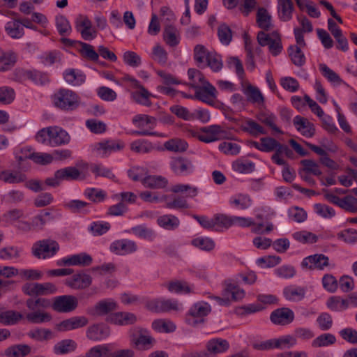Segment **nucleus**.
<instances>
[{
  "mask_svg": "<svg viewBox=\"0 0 357 357\" xmlns=\"http://www.w3.org/2000/svg\"><path fill=\"white\" fill-rule=\"evenodd\" d=\"M173 193L186 192L185 197L178 195H164L162 199L165 202V206L169 209H187L189 208V204L186 197H195L198 194V188L188 184H176L171 188Z\"/></svg>",
  "mask_w": 357,
  "mask_h": 357,
  "instance_id": "f257e3e1",
  "label": "nucleus"
},
{
  "mask_svg": "<svg viewBox=\"0 0 357 357\" xmlns=\"http://www.w3.org/2000/svg\"><path fill=\"white\" fill-rule=\"evenodd\" d=\"M26 305L31 311L26 315L27 321L30 323L42 324L52 319L51 314L44 311L51 306L50 299L43 297L29 298L26 301Z\"/></svg>",
  "mask_w": 357,
  "mask_h": 357,
  "instance_id": "f03ea898",
  "label": "nucleus"
},
{
  "mask_svg": "<svg viewBox=\"0 0 357 357\" xmlns=\"http://www.w3.org/2000/svg\"><path fill=\"white\" fill-rule=\"evenodd\" d=\"M55 107L64 111L76 109L80 105V98L74 91L67 89H60L52 96Z\"/></svg>",
  "mask_w": 357,
  "mask_h": 357,
  "instance_id": "7ed1b4c3",
  "label": "nucleus"
},
{
  "mask_svg": "<svg viewBox=\"0 0 357 357\" xmlns=\"http://www.w3.org/2000/svg\"><path fill=\"white\" fill-rule=\"evenodd\" d=\"M211 312V305L206 302H197L193 304L185 314L186 324L192 327L203 324L206 317Z\"/></svg>",
  "mask_w": 357,
  "mask_h": 357,
  "instance_id": "20e7f679",
  "label": "nucleus"
},
{
  "mask_svg": "<svg viewBox=\"0 0 357 357\" xmlns=\"http://www.w3.org/2000/svg\"><path fill=\"white\" fill-rule=\"evenodd\" d=\"M222 296H208V298L215 301L218 305L229 306L231 301H238L245 296V291L235 282H225L222 290Z\"/></svg>",
  "mask_w": 357,
  "mask_h": 357,
  "instance_id": "39448f33",
  "label": "nucleus"
},
{
  "mask_svg": "<svg viewBox=\"0 0 357 357\" xmlns=\"http://www.w3.org/2000/svg\"><path fill=\"white\" fill-rule=\"evenodd\" d=\"M59 243L52 239H43L35 242L31 247L32 255L38 259L54 257L59 250Z\"/></svg>",
  "mask_w": 357,
  "mask_h": 357,
  "instance_id": "423d86ee",
  "label": "nucleus"
},
{
  "mask_svg": "<svg viewBox=\"0 0 357 357\" xmlns=\"http://www.w3.org/2000/svg\"><path fill=\"white\" fill-rule=\"evenodd\" d=\"M206 350L192 352L187 357H215L228 350L229 344L227 340L213 338L206 342Z\"/></svg>",
  "mask_w": 357,
  "mask_h": 357,
  "instance_id": "0eeeda50",
  "label": "nucleus"
},
{
  "mask_svg": "<svg viewBox=\"0 0 357 357\" xmlns=\"http://www.w3.org/2000/svg\"><path fill=\"white\" fill-rule=\"evenodd\" d=\"M169 167L173 173L179 176H186L195 171V165L191 159L185 156L172 158Z\"/></svg>",
  "mask_w": 357,
  "mask_h": 357,
  "instance_id": "6e6552de",
  "label": "nucleus"
},
{
  "mask_svg": "<svg viewBox=\"0 0 357 357\" xmlns=\"http://www.w3.org/2000/svg\"><path fill=\"white\" fill-rule=\"evenodd\" d=\"M77 305V299L75 296L62 295L54 297L50 307L57 312L66 313L75 310Z\"/></svg>",
  "mask_w": 357,
  "mask_h": 357,
  "instance_id": "1a4fd4ad",
  "label": "nucleus"
},
{
  "mask_svg": "<svg viewBox=\"0 0 357 357\" xmlns=\"http://www.w3.org/2000/svg\"><path fill=\"white\" fill-rule=\"evenodd\" d=\"M301 267L308 270H324L326 268L335 267V264H331L329 258L324 254H314L305 257L301 262Z\"/></svg>",
  "mask_w": 357,
  "mask_h": 357,
  "instance_id": "9d476101",
  "label": "nucleus"
},
{
  "mask_svg": "<svg viewBox=\"0 0 357 357\" xmlns=\"http://www.w3.org/2000/svg\"><path fill=\"white\" fill-rule=\"evenodd\" d=\"M75 28L85 40H91L97 36V31L87 16L79 15L75 20Z\"/></svg>",
  "mask_w": 357,
  "mask_h": 357,
  "instance_id": "9b49d317",
  "label": "nucleus"
},
{
  "mask_svg": "<svg viewBox=\"0 0 357 357\" xmlns=\"http://www.w3.org/2000/svg\"><path fill=\"white\" fill-rule=\"evenodd\" d=\"M91 283V276L82 271L73 274L64 282L66 286L75 290L85 289L90 287Z\"/></svg>",
  "mask_w": 357,
  "mask_h": 357,
  "instance_id": "f8f14e48",
  "label": "nucleus"
},
{
  "mask_svg": "<svg viewBox=\"0 0 357 357\" xmlns=\"http://www.w3.org/2000/svg\"><path fill=\"white\" fill-rule=\"evenodd\" d=\"M194 97L200 101L207 103L210 105H213L216 98V89L209 82L195 89Z\"/></svg>",
  "mask_w": 357,
  "mask_h": 357,
  "instance_id": "ddd939ff",
  "label": "nucleus"
},
{
  "mask_svg": "<svg viewBox=\"0 0 357 357\" xmlns=\"http://www.w3.org/2000/svg\"><path fill=\"white\" fill-rule=\"evenodd\" d=\"M202 131L203 133L198 136V139L206 143L219 140L225 137L226 133L222 128L218 125L204 127L202 129Z\"/></svg>",
  "mask_w": 357,
  "mask_h": 357,
  "instance_id": "4468645a",
  "label": "nucleus"
},
{
  "mask_svg": "<svg viewBox=\"0 0 357 357\" xmlns=\"http://www.w3.org/2000/svg\"><path fill=\"white\" fill-rule=\"evenodd\" d=\"M117 309V303L112 299H104L98 302L87 313L91 316L106 315Z\"/></svg>",
  "mask_w": 357,
  "mask_h": 357,
  "instance_id": "2eb2a0df",
  "label": "nucleus"
},
{
  "mask_svg": "<svg viewBox=\"0 0 357 357\" xmlns=\"http://www.w3.org/2000/svg\"><path fill=\"white\" fill-rule=\"evenodd\" d=\"M89 323L88 319L84 316H75L65 319L56 325L58 331L64 332L86 326Z\"/></svg>",
  "mask_w": 357,
  "mask_h": 357,
  "instance_id": "dca6fc26",
  "label": "nucleus"
},
{
  "mask_svg": "<svg viewBox=\"0 0 357 357\" xmlns=\"http://www.w3.org/2000/svg\"><path fill=\"white\" fill-rule=\"evenodd\" d=\"M270 319L275 324L287 325L294 321V313L289 307L278 308L271 312Z\"/></svg>",
  "mask_w": 357,
  "mask_h": 357,
  "instance_id": "f3484780",
  "label": "nucleus"
},
{
  "mask_svg": "<svg viewBox=\"0 0 357 357\" xmlns=\"http://www.w3.org/2000/svg\"><path fill=\"white\" fill-rule=\"evenodd\" d=\"M110 334L109 328L104 324H95L87 328L86 337L92 341L98 342L107 337Z\"/></svg>",
  "mask_w": 357,
  "mask_h": 357,
  "instance_id": "a211bd4d",
  "label": "nucleus"
},
{
  "mask_svg": "<svg viewBox=\"0 0 357 357\" xmlns=\"http://www.w3.org/2000/svg\"><path fill=\"white\" fill-rule=\"evenodd\" d=\"M137 250V243L128 239L115 241L110 245V250L119 255H128L135 252Z\"/></svg>",
  "mask_w": 357,
  "mask_h": 357,
  "instance_id": "6ab92c4d",
  "label": "nucleus"
},
{
  "mask_svg": "<svg viewBox=\"0 0 357 357\" xmlns=\"http://www.w3.org/2000/svg\"><path fill=\"white\" fill-rule=\"evenodd\" d=\"M125 147V143L120 140H105L95 144V149L104 157L112 151H121Z\"/></svg>",
  "mask_w": 357,
  "mask_h": 357,
  "instance_id": "aec40b11",
  "label": "nucleus"
},
{
  "mask_svg": "<svg viewBox=\"0 0 357 357\" xmlns=\"http://www.w3.org/2000/svg\"><path fill=\"white\" fill-rule=\"evenodd\" d=\"M294 124L298 131L305 137L310 138L315 135V128L312 123L310 122L306 118L299 115L294 119Z\"/></svg>",
  "mask_w": 357,
  "mask_h": 357,
  "instance_id": "412c9836",
  "label": "nucleus"
},
{
  "mask_svg": "<svg viewBox=\"0 0 357 357\" xmlns=\"http://www.w3.org/2000/svg\"><path fill=\"white\" fill-rule=\"evenodd\" d=\"M51 139L50 145L52 146H59L66 145L70 142V136L63 128L58 126H52Z\"/></svg>",
  "mask_w": 357,
  "mask_h": 357,
  "instance_id": "4be33fe9",
  "label": "nucleus"
},
{
  "mask_svg": "<svg viewBox=\"0 0 357 357\" xmlns=\"http://www.w3.org/2000/svg\"><path fill=\"white\" fill-rule=\"evenodd\" d=\"M278 17L282 22H289L293 17L294 6L292 0H278Z\"/></svg>",
  "mask_w": 357,
  "mask_h": 357,
  "instance_id": "5701e85b",
  "label": "nucleus"
},
{
  "mask_svg": "<svg viewBox=\"0 0 357 357\" xmlns=\"http://www.w3.org/2000/svg\"><path fill=\"white\" fill-rule=\"evenodd\" d=\"M136 89V91H132L130 93V96L132 100L137 104L146 107H151L152 105L151 98L153 97V95L150 93L143 85Z\"/></svg>",
  "mask_w": 357,
  "mask_h": 357,
  "instance_id": "b1692460",
  "label": "nucleus"
},
{
  "mask_svg": "<svg viewBox=\"0 0 357 357\" xmlns=\"http://www.w3.org/2000/svg\"><path fill=\"white\" fill-rule=\"evenodd\" d=\"M107 321L116 325H128L135 323L137 317L130 312H116L111 314Z\"/></svg>",
  "mask_w": 357,
  "mask_h": 357,
  "instance_id": "393cba45",
  "label": "nucleus"
},
{
  "mask_svg": "<svg viewBox=\"0 0 357 357\" xmlns=\"http://www.w3.org/2000/svg\"><path fill=\"white\" fill-rule=\"evenodd\" d=\"M55 176L61 181H76L84 179L81 172L75 167H67L55 172Z\"/></svg>",
  "mask_w": 357,
  "mask_h": 357,
  "instance_id": "a878e982",
  "label": "nucleus"
},
{
  "mask_svg": "<svg viewBox=\"0 0 357 357\" xmlns=\"http://www.w3.org/2000/svg\"><path fill=\"white\" fill-rule=\"evenodd\" d=\"M306 289L305 287L289 285L284 288L283 295L284 298L290 301H300L305 298Z\"/></svg>",
  "mask_w": 357,
  "mask_h": 357,
  "instance_id": "bb28decb",
  "label": "nucleus"
},
{
  "mask_svg": "<svg viewBox=\"0 0 357 357\" xmlns=\"http://www.w3.org/2000/svg\"><path fill=\"white\" fill-rule=\"evenodd\" d=\"M144 187L151 189H161L168 184L167 179L162 176L149 175L141 180Z\"/></svg>",
  "mask_w": 357,
  "mask_h": 357,
  "instance_id": "cd10ccee",
  "label": "nucleus"
},
{
  "mask_svg": "<svg viewBox=\"0 0 357 357\" xmlns=\"http://www.w3.org/2000/svg\"><path fill=\"white\" fill-rule=\"evenodd\" d=\"M188 76L190 82H184L183 84L187 85L194 89L208 82L206 79L204 74L195 68H189L188 70Z\"/></svg>",
  "mask_w": 357,
  "mask_h": 357,
  "instance_id": "c85d7f7f",
  "label": "nucleus"
},
{
  "mask_svg": "<svg viewBox=\"0 0 357 357\" xmlns=\"http://www.w3.org/2000/svg\"><path fill=\"white\" fill-rule=\"evenodd\" d=\"M243 93L246 96L248 101L251 103L259 105L264 104L265 98L259 88L249 84L243 89Z\"/></svg>",
  "mask_w": 357,
  "mask_h": 357,
  "instance_id": "c756f323",
  "label": "nucleus"
},
{
  "mask_svg": "<svg viewBox=\"0 0 357 357\" xmlns=\"http://www.w3.org/2000/svg\"><path fill=\"white\" fill-rule=\"evenodd\" d=\"M5 30L7 34L13 38H20L24 34L21 20L20 19L15 18L8 21L5 26Z\"/></svg>",
  "mask_w": 357,
  "mask_h": 357,
  "instance_id": "7c9ffc66",
  "label": "nucleus"
},
{
  "mask_svg": "<svg viewBox=\"0 0 357 357\" xmlns=\"http://www.w3.org/2000/svg\"><path fill=\"white\" fill-rule=\"evenodd\" d=\"M163 39L169 46L176 47L180 43L179 31L174 26H167L164 29Z\"/></svg>",
  "mask_w": 357,
  "mask_h": 357,
  "instance_id": "2f4dec72",
  "label": "nucleus"
},
{
  "mask_svg": "<svg viewBox=\"0 0 357 357\" xmlns=\"http://www.w3.org/2000/svg\"><path fill=\"white\" fill-rule=\"evenodd\" d=\"M54 219L52 213L49 211H42L39 214L34 216L31 220V226L33 230H43L47 222Z\"/></svg>",
  "mask_w": 357,
  "mask_h": 357,
  "instance_id": "473e14b6",
  "label": "nucleus"
},
{
  "mask_svg": "<svg viewBox=\"0 0 357 357\" xmlns=\"http://www.w3.org/2000/svg\"><path fill=\"white\" fill-rule=\"evenodd\" d=\"M89 206H91L90 203L78 199L70 200L64 204V207L73 213H87L89 212L88 209Z\"/></svg>",
  "mask_w": 357,
  "mask_h": 357,
  "instance_id": "72a5a7b5",
  "label": "nucleus"
},
{
  "mask_svg": "<svg viewBox=\"0 0 357 357\" xmlns=\"http://www.w3.org/2000/svg\"><path fill=\"white\" fill-rule=\"evenodd\" d=\"M164 147L169 151L175 153L185 152L188 148V144L180 138L171 139L164 144Z\"/></svg>",
  "mask_w": 357,
  "mask_h": 357,
  "instance_id": "f704fd0d",
  "label": "nucleus"
},
{
  "mask_svg": "<svg viewBox=\"0 0 357 357\" xmlns=\"http://www.w3.org/2000/svg\"><path fill=\"white\" fill-rule=\"evenodd\" d=\"M241 129L243 132H248L254 137H257L261 134H266L264 128L252 119L247 120L243 124L241 125Z\"/></svg>",
  "mask_w": 357,
  "mask_h": 357,
  "instance_id": "c9c22d12",
  "label": "nucleus"
},
{
  "mask_svg": "<svg viewBox=\"0 0 357 357\" xmlns=\"http://www.w3.org/2000/svg\"><path fill=\"white\" fill-rule=\"evenodd\" d=\"M77 344L73 340L67 339L57 342L54 346V353L57 355L66 354L75 350Z\"/></svg>",
  "mask_w": 357,
  "mask_h": 357,
  "instance_id": "e433bc0d",
  "label": "nucleus"
},
{
  "mask_svg": "<svg viewBox=\"0 0 357 357\" xmlns=\"http://www.w3.org/2000/svg\"><path fill=\"white\" fill-rule=\"evenodd\" d=\"M214 231H221L222 229H228L234 225L233 216L225 214H215L213 216Z\"/></svg>",
  "mask_w": 357,
  "mask_h": 357,
  "instance_id": "4c0bfd02",
  "label": "nucleus"
},
{
  "mask_svg": "<svg viewBox=\"0 0 357 357\" xmlns=\"http://www.w3.org/2000/svg\"><path fill=\"white\" fill-rule=\"evenodd\" d=\"M349 302L347 299H343L340 296H333L330 297L326 302V306L332 311H342L349 307Z\"/></svg>",
  "mask_w": 357,
  "mask_h": 357,
  "instance_id": "58836bf2",
  "label": "nucleus"
},
{
  "mask_svg": "<svg viewBox=\"0 0 357 357\" xmlns=\"http://www.w3.org/2000/svg\"><path fill=\"white\" fill-rule=\"evenodd\" d=\"M157 222L160 227L167 230H174L180 225L178 218L173 215H163L160 216Z\"/></svg>",
  "mask_w": 357,
  "mask_h": 357,
  "instance_id": "ea45409f",
  "label": "nucleus"
},
{
  "mask_svg": "<svg viewBox=\"0 0 357 357\" xmlns=\"http://www.w3.org/2000/svg\"><path fill=\"white\" fill-rule=\"evenodd\" d=\"M257 119L262 123L270 127L274 132L282 134V131L276 126L277 117L271 112H260L257 115Z\"/></svg>",
  "mask_w": 357,
  "mask_h": 357,
  "instance_id": "a19ab883",
  "label": "nucleus"
},
{
  "mask_svg": "<svg viewBox=\"0 0 357 357\" xmlns=\"http://www.w3.org/2000/svg\"><path fill=\"white\" fill-rule=\"evenodd\" d=\"M23 318L22 314L17 311L7 310L0 313V323L5 326L14 325Z\"/></svg>",
  "mask_w": 357,
  "mask_h": 357,
  "instance_id": "79ce46f5",
  "label": "nucleus"
},
{
  "mask_svg": "<svg viewBox=\"0 0 357 357\" xmlns=\"http://www.w3.org/2000/svg\"><path fill=\"white\" fill-rule=\"evenodd\" d=\"M130 231L139 238L148 241H153L155 237L154 230L146 227L145 225L133 227L130 229Z\"/></svg>",
  "mask_w": 357,
  "mask_h": 357,
  "instance_id": "37998d69",
  "label": "nucleus"
},
{
  "mask_svg": "<svg viewBox=\"0 0 357 357\" xmlns=\"http://www.w3.org/2000/svg\"><path fill=\"white\" fill-rule=\"evenodd\" d=\"M319 69L324 77H326L331 83L334 85L339 86L344 83L340 77L332 69L324 63L319 65Z\"/></svg>",
  "mask_w": 357,
  "mask_h": 357,
  "instance_id": "c03bdc74",
  "label": "nucleus"
},
{
  "mask_svg": "<svg viewBox=\"0 0 357 357\" xmlns=\"http://www.w3.org/2000/svg\"><path fill=\"white\" fill-rule=\"evenodd\" d=\"M271 17L266 9L259 8L257 13V23L258 26L265 30L268 31L271 27Z\"/></svg>",
  "mask_w": 357,
  "mask_h": 357,
  "instance_id": "a18cd8bd",
  "label": "nucleus"
},
{
  "mask_svg": "<svg viewBox=\"0 0 357 357\" xmlns=\"http://www.w3.org/2000/svg\"><path fill=\"white\" fill-rule=\"evenodd\" d=\"M209 67L213 72H219L223 67L221 56L211 52L203 68Z\"/></svg>",
  "mask_w": 357,
  "mask_h": 357,
  "instance_id": "49530a36",
  "label": "nucleus"
},
{
  "mask_svg": "<svg viewBox=\"0 0 357 357\" xmlns=\"http://www.w3.org/2000/svg\"><path fill=\"white\" fill-rule=\"evenodd\" d=\"M152 328L159 333H172L176 330V325L169 320L156 319L152 322Z\"/></svg>",
  "mask_w": 357,
  "mask_h": 357,
  "instance_id": "de8ad7c7",
  "label": "nucleus"
},
{
  "mask_svg": "<svg viewBox=\"0 0 357 357\" xmlns=\"http://www.w3.org/2000/svg\"><path fill=\"white\" fill-rule=\"evenodd\" d=\"M235 172L241 174H249L255 171V164L249 160H237L232 163Z\"/></svg>",
  "mask_w": 357,
  "mask_h": 357,
  "instance_id": "09e8293b",
  "label": "nucleus"
},
{
  "mask_svg": "<svg viewBox=\"0 0 357 357\" xmlns=\"http://www.w3.org/2000/svg\"><path fill=\"white\" fill-rule=\"evenodd\" d=\"M229 203L238 209L245 210L251 206L252 201L248 195L240 194L231 197Z\"/></svg>",
  "mask_w": 357,
  "mask_h": 357,
  "instance_id": "8fccbe9b",
  "label": "nucleus"
},
{
  "mask_svg": "<svg viewBox=\"0 0 357 357\" xmlns=\"http://www.w3.org/2000/svg\"><path fill=\"white\" fill-rule=\"evenodd\" d=\"M22 248L17 246H7L0 249V259L13 260L20 258Z\"/></svg>",
  "mask_w": 357,
  "mask_h": 357,
  "instance_id": "3c124183",
  "label": "nucleus"
},
{
  "mask_svg": "<svg viewBox=\"0 0 357 357\" xmlns=\"http://www.w3.org/2000/svg\"><path fill=\"white\" fill-rule=\"evenodd\" d=\"M56 26L59 33L62 36H70L72 32L70 22L64 15H58L56 17Z\"/></svg>",
  "mask_w": 357,
  "mask_h": 357,
  "instance_id": "603ef678",
  "label": "nucleus"
},
{
  "mask_svg": "<svg viewBox=\"0 0 357 357\" xmlns=\"http://www.w3.org/2000/svg\"><path fill=\"white\" fill-rule=\"evenodd\" d=\"M211 52L203 45H197L194 48V59L199 68H203V66L206 61V59L210 54Z\"/></svg>",
  "mask_w": 357,
  "mask_h": 357,
  "instance_id": "864d4df0",
  "label": "nucleus"
},
{
  "mask_svg": "<svg viewBox=\"0 0 357 357\" xmlns=\"http://www.w3.org/2000/svg\"><path fill=\"white\" fill-rule=\"evenodd\" d=\"M24 75L36 84L44 85L50 81L47 73L35 70L25 71Z\"/></svg>",
  "mask_w": 357,
  "mask_h": 357,
  "instance_id": "5fc2aeb1",
  "label": "nucleus"
},
{
  "mask_svg": "<svg viewBox=\"0 0 357 357\" xmlns=\"http://www.w3.org/2000/svg\"><path fill=\"white\" fill-rule=\"evenodd\" d=\"M289 56L293 63L297 66H302L305 63V57L301 47L298 46H290L288 49Z\"/></svg>",
  "mask_w": 357,
  "mask_h": 357,
  "instance_id": "6e6d98bb",
  "label": "nucleus"
},
{
  "mask_svg": "<svg viewBox=\"0 0 357 357\" xmlns=\"http://www.w3.org/2000/svg\"><path fill=\"white\" fill-rule=\"evenodd\" d=\"M84 195L94 203L101 202L107 197L105 191L95 188L86 189L84 192Z\"/></svg>",
  "mask_w": 357,
  "mask_h": 357,
  "instance_id": "4d7b16f0",
  "label": "nucleus"
},
{
  "mask_svg": "<svg viewBox=\"0 0 357 357\" xmlns=\"http://www.w3.org/2000/svg\"><path fill=\"white\" fill-rule=\"evenodd\" d=\"M335 342L336 337L334 335L331 333H324L313 340L312 346L315 348L328 347L335 344Z\"/></svg>",
  "mask_w": 357,
  "mask_h": 357,
  "instance_id": "13d9d810",
  "label": "nucleus"
},
{
  "mask_svg": "<svg viewBox=\"0 0 357 357\" xmlns=\"http://www.w3.org/2000/svg\"><path fill=\"white\" fill-rule=\"evenodd\" d=\"M16 57L14 54L5 53L0 50V71L10 70L15 63Z\"/></svg>",
  "mask_w": 357,
  "mask_h": 357,
  "instance_id": "bf43d9fd",
  "label": "nucleus"
},
{
  "mask_svg": "<svg viewBox=\"0 0 357 357\" xmlns=\"http://www.w3.org/2000/svg\"><path fill=\"white\" fill-rule=\"evenodd\" d=\"M153 149L152 144L146 139H137L130 144V149L137 153H147Z\"/></svg>",
  "mask_w": 357,
  "mask_h": 357,
  "instance_id": "052dcab7",
  "label": "nucleus"
},
{
  "mask_svg": "<svg viewBox=\"0 0 357 357\" xmlns=\"http://www.w3.org/2000/svg\"><path fill=\"white\" fill-rule=\"evenodd\" d=\"M167 287L170 292L176 294H190L192 292L191 287L185 281H172L168 283Z\"/></svg>",
  "mask_w": 357,
  "mask_h": 357,
  "instance_id": "680f3d73",
  "label": "nucleus"
},
{
  "mask_svg": "<svg viewBox=\"0 0 357 357\" xmlns=\"http://www.w3.org/2000/svg\"><path fill=\"white\" fill-rule=\"evenodd\" d=\"M78 44L81 47L79 52L84 58L92 61H97L98 60L99 54L95 51L91 45L82 41H79Z\"/></svg>",
  "mask_w": 357,
  "mask_h": 357,
  "instance_id": "e2e57ef3",
  "label": "nucleus"
},
{
  "mask_svg": "<svg viewBox=\"0 0 357 357\" xmlns=\"http://www.w3.org/2000/svg\"><path fill=\"white\" fill-rule=\"evenodd\" d=\"M191 243L193 246L204 250V251H211L215 248L214 241L207 237H197L192 240Z\"/></svg>",
  "mask_w": 357,
  "mask_h": 357,
  "instance_id": "0e129e2a",
  "label": "nucleus"
},
{
  "mask_svg": "<svg viewBox=\"0 0 357 357\" xmlns=\"http://www.w3.org/2000/svg\"><path fill=\"white\" fill-rule=\"evenodd\" d=\"M296 337L289 335L273 339L274 349H289L296 345Z\"/></svg>",
  "mask_w": 357,
  "mask_h": 357,
  "instance_id": "69168bd1",
  "label": "nucleus"
},
{
  "mask_svg": "<svg viewBox=\"0 0 357 357\" xmlns=\"http://www.w3.org/2000/svg\"><path fill=\"white\" fill-rule=\"evenodd\" d=\"M170 111L177 117L185 121H192L195 119V114L190 113L189 110L181 105H173L169 108Z\"/></svg>",
  "mask_w": 357,
  "mask_h": 357,
  "instance_id": "338daca9",
  "label": "nucleus"
},
{
  "mask_svg": "<svg viewBox=\"0 0 357 357\" xmlns=\"http://www.w3.org/2000/svg\"><path fill=\"white\" fill-rule=\"evenodd\" d=\"M340 208L350 213L357 212V198L347 195L342 198Z\"/></svg>",
  "mask_w": 357,
  "mask_h": 357,
  "instance_id": "774afa93",
  "label": "nucleus"
}]
</instances>
